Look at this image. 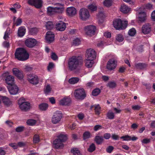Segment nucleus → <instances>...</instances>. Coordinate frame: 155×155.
Masks as SVG:
<instances>
[{
	"label": "nucleus",
	"mask_w": 155,
	"mask_h": 155,
	"mask_svg": "<svg viewBox=\"0 0 155 155\" xmlns=\"http://www.w3.org/2000/svg\"><path fill=\"white\" fill-rule=\"evenodd\" d=\"M15 56L18 60L24 61L28 58L29 55L25 49L22 48H19L16 49Z\"/></svg>",
	"instance_id": "obj_1"
},
{
	"label": "nucleus",
	"mask_w": 155,
	"mask_h": 155,
	"mask_svg": "<svg viewBox=\"0 0 155 155\" xmlns=\"http://www.w3.org/2000/svg\"><path fill=\"white\" fill-rule=\"evenodd\" d=\"M57 137L58 138L54 141V145L56 149L61 148L63 147L62 142L65 141L67 139V136L64 133H61Z\"/></svg>",
	"instance_id": "obj_2"
},
{
	"label": "nucleus",
	"mask_w": 155,
	"mask_h": 155,
	"mask_svg": "<svg viewBox=\"0 0 155 155\" xmlns=\"http://www.w3.org/2000/svg\"><path fill=\"white\" fill-rule=\"evenodd\" d=\"M68 64L69 68L71 71L78 69L80 67L79 60L75 56H73L69 59Z\"/></svg>",
	"instance_id": "obj_3"
},
{
	"label": "nucleus",
	"mask_w": 155,
	"mask_h": 155,
	"mask_svg": "<svg viewBox=\"0 0 155 155\" xmlns=\"http://www.w3.org/2000/svg\"><path fill=\"white\" fill-rule=\"evenodd\" d=\"M127 21H122L120 19H116L113 22L114 27L117 30L124 29L127 26Z\"/></svg>",
	"instance_id": "obj_4"
},
{
	"label": "nucleus",
	"mask_w": 155,
	"mask_h": 155,
	"mask_svg": "<svg viewBox=\"0 0 155 155\" xmlns=\"http://www.w3.org/2000/svg\"><path fill=\"white\" fill-rule=\"evenodd\" d=\"M18 104L20 108L23 111H26L31 107L30 103L25 101L23 98H21L18 100Z\"/></svg>",
	"instance_id": "obj_5"
},
{
	"label": "nucleus",
	"mask_w": 155,
	"mask_h": 155,
	"mask_svg": "<svg viewBox=\"0 0 155 155\" xmlns=\"http://www.w3.org/2000/svg\"><path fill=\"white\" fill-rule=\"evenodd\" d=\"M75 97L78 99H83L86 96L84 90L82 88H80L76 90L74 92Z\"/></svg>",
	"instance_id": "obj_6"
},
{
	"label": "nucleus",
	"mask_w": 155,
	"mask_h": 155,
	"mask_svg": "<svg viewBox=\"0 0 155 155\" xmlns=\"http://www.w3.org/2000/svg\"><path fill=\"white\" fill-rule=\"evenodd\" d=\"M96 28L95 26L93 25H89L86 26L84 29L86 35L89 36H91L95 34Z\"/></svg>",
	"instance_id": "obj_7"
},
{
	"label": "nucleus",
	"mask_w": 155,
	"mask_h": 155,
	"mask_svg": "<svg viewBox=\"0 0 155 155\" xmlns=\"http://www.w3.org/2000/svg\"><path fill=\"white\" fill-rule=\"evenodd\" d=\"M79 14L80 18L82 20H86L90 18L89 12L86 8H82L81 9Z\"/></svg>",
	"instance_id": "obj_8"
},
{
	"label": "nucleus",
	"mask_w": 155,
	"mask_h": 155,
	"mask_svg": "<svg viewBox=\"0 0 155 155\" xmlns=\"http://www.w3.org/2000/svg\"><path fill=\"white\" fill-rule=\"evenodd\" d=\"M62 115L60 111L55 112L52 118V122L54 124H57L59 122L62 117Z\"/></svg>",
	"instance_id": "obj_9"
},
{
	"label": "nucleus",
	"mask_w": 155,
	"mask_h": 155,
	"mask_svg": "<svg viewBox=\"0 0 155 155\" xmlns=\"http://www.w3.org/2000/svg\"><path fill=\"white\" fill-rule=\"evenodd\" d=\"M9 74L8 72H6L3 73L2 75L5 77V81L6 83L10 86L14 84V78L13 76L9 75Z\"/></svg>",
	"instance_id": "obj_10"
},
{
	"label": "nucleus",
	"mask_w": 155,
	"mask_h": 155,
	"mask_svg": "<svg viewBox=\"0 0 155 155\" xmlns=\"http://www.w3.org/2000/svg\"><path fill=\"white\" fill-rule=\"evenodd\" d=\"M7 88L10 94L11 95H16L18 92L19 88L14 84L8 86Z\"/></svg>",
	"instance_id": "obj_11"
},
{
	"label": "nucleus",
	"mask_w": 155,
	"mask_h": 155,
	"mask_svg": "<svg viewBox=\"0 0 155 155\" xmlns=\"http://www.w3.org/2000/svg\"><path fill=\"white\" fill-rule=\"evenodd\" d=\"M28 81L31 83L33 84H38L39 81V79L37 75L34 74H30L27 77Z\"/></svg>",
	"instance_id": "obj_12"
},
{
	"label": "nucleus",
	"mask_w": 155,
	"mask_h": 155,
	"mask_svg": "<svg viewBox=\"0 0 155 155\" xmlns=\"http://www.w3.org/2000/svg\"><path fill=\"white\" fill-rule=\"evenodd\" d=\"M86 58L88 59H94L96 57L95 51L93 49L89 48L86 51Z\"/></svg>",
	"instance_id": "obj_13"
},
{
	"label": "nucleus",
	"mask_w": 155,
	"mask_h": 155,
	"mask_svg": "<svg viewBox=\"0 0 155 155\" xmlns=\"http://www.w3.org/2000/svg\"><path fill=\"white\" fill-rule=\"evenodd\" d=\"M28 3L37 8H40L42 6V1L41 0H28Z\"/></svg>",
	"instance_id": "obj_14"
},
{
	"label": "nucleus",
	"mask_w": 155,
	"mask_h": 155,
	"mask_svg": "<svg viewBox=\"0 0 155 155\" xmlns=\"http://www.w3.org/2000/svg\"><path fill=\"white\" fill-rule=\"evenodd\" d=\"M117 61L114 59H111L108 61L107 68L109 70H111L115 68L117 66Z\"/></svg>",
	"instance_id": "obj_15"
},
{
	"label": "nucleus",
	"mask_w": 155,
	"mask_h": 155,
	"mask_svg": "<svg viewBox=\"0 0 155 155\" xmlns=\"http://www.w3.org/2000/svg\"><path fill=\"white\" fill-rule=\"evenodd\" d=\"M37 43L36 40L32 38H29L26 39L25 42V45L29 48H32Z\"/></svg>",
	"instance_id": "obj_16"
},
{
	"label": "nucleus",
	"mask_w": 155,
	"mask_h": 155,
	"mask_svg": "<svg viewBox=\"0 0 155 155\" xmlns=\"http://www.w3.org/2000/svg\"><path fill=\"white\" fill-rule=\"evenodd\" d=\"M55 7H54L57 14L62 13L64 11V8L63 4L56 3L54 4Z\"/></svg>",
	"instance_id": "obj_17"
},
{
	"label": "nucleus",
	"mask_w": 155,
	"mask_h": 155,
	"mask_svg": "<svg viewBox=\"0 0 155 155\" xmlns=\"http://www.w3.org/2000/svg\"><path fill=\"white\" fill-rule=\"evenodd\" d=\"M55 28L58 31H63L66 28V24L62 21H59L56 23Z\"/></svg>",
	"instance_id": "obj_18"
},
{
	"label": "nucleus",
	"mask_w": 155,
	"mask_h": 155,
	"mask_svg": "<svg viewBox=\"0 0 155 155\" xmlns=\"http://www.w3.org/2000/svg\"><path fill=\"white\" fill-rule=\"evenodd\" d=\"M76 9L73 7H69L66 9L67 15L69 16H74L76 14Z\"/></svg>",
	"instance_id": "obj_19"
},
{
	"label": "nucleus",
	"mask_w": 155,
	"mask_h": 155,
	"mask_svg": "<svg viewBox=\"0 0 155 155\" xmlns=\"http://www.w3.org/2000/svg\"><path fill=\"white\" fill-rule=\"evenodd\" d=\"M54 34L51 31H49L47 32L45 36V39L48 43H51L54 40Z\"/></svg>",
	"instance_id": "obj_20"
},
{
	"label": "nucleus",
	"mask_w": 155,
	"mask_h": 155,
	"mask_svg": "<svg viewBox=\"0 0 155 155\" xmlns=\"http://www.w3.org/2000/svg\"><path fill=\"white\" fill-rule=\"evenodd\" d=\"M106 15L103 11L99 12L97 15L98 22L99 24H101L104 21L106 17Z\"/></svg>",
	"instance_id": "obj_21"
},
{
	"label": "nucleus",
	"mask_w": 155,
	"mask_h": 155,
	"mask_svg": "<svg viewBox=\"0 0 155 155\" xmlns=\"http://www.w3.org/2000/svg\"><path fill=\"white\" fill-rule=\"evenodd\" d=\"M13 74L18 78L21 79L23 77L22 71L17 68H14L12 69Z\"/></svg>",
	"instance_id": "obj_22"
},
{
	"label": "nucleus",
	"mask_w": 155,
	"mask_h": 155,
	"mask_svg": "<svg viewBox=\"0 0 155 155\" xmlns=\"http://www.w3.org/2000/svg\"><path fill=\"white\" fill-rule=\"evenodd\" d=\"M151 27L149 24L143 25L142 28V32L145 34L149 33L151 31Z\"/></svg>",
	"instance_id": "obj_23"
},
{
	"label": "nucleus",
	"mask_w": 155,
	"mask_h": 155,
	"mask_svg": "<svg viewBox=\"0 0 155 155\" xmlns=\"http://www.w3.org/2000/svg\"><path fill=\"white\" fill-rule=\"evenodd\" d=\"M138 19L140 22H144L146 19V14L144 12H140L138 15Z\"/></svg>",
	"instance_id": "obj_24"
},
{
	"label": "nucleus",
	"mask_w": 155,
	"mask_h": 155,
	"mask_svg": "<svg viewBox=\"0 0 155 155\" xmlns=\"http://www.w3.org/2000/svg\"><path fill=\"white\" fill-rule=\"evenodd\" d=\"M71 102L70 99L68 97H65L60 100L59 103L61 105H68Z\"/></svg>",
	"instance_id": "obj_25"
},
{
	"label": "nucleus",
	"mask_w": 155,
	"mask_h": 155,
	"mask_svg": "<svg viewBox=\"0 0 155 155\" xmlns=\"http://www.w3.org/2000/svg\"><path fill=\"white\" fill-rule=\"evenodd\" d=\"M120 138L123 139V141H128L129 140L134 141L137 139V138L135 137H131L130 136L127 135L122 136L120 137Z\"/></svg>",
	"instance_id": "obj_26"
},
{
	"label": "nucleus",
	"mask_w": 155,
	"mask_h": 155,
	"mask_svg": "<svg viewBox=\"0 0 155 155\" xmlns=\"http://www.w3.org/2000/svg\"><path fill=\"white\" fill-rule=\"evenodd\" d=\"M47 13L50 16L57 14L54 7L49 6L47 8Z\"/></svg>",
	"instance_id": "obj_27"
},
{
	"label": "nucleus",
	"mask_w": 155,
	"mask_h": 155,
	"mask_svg": "<svg viewBox=\"0 0 155 155\" xmlns=\"http://www.w3.org/2000/svg\"><path fill=\"white\" fill-rule=\"evenodd\" d=\"M25 32L26 29L24 27H20L18 30V35L20 37H22L25 35Z\"/></svg>",
	"instance_id": "obj_28"
},
{
	"label": "nucleus",
	"mask_w": 155,
	"mask_h": 155,
	"mask_svg": "<svg viewBox=\"0 0 155 155\" xmlns=\"http://www.w3.org/2000/svg\"><path fill=\"white\" fill-rule=\"evenodd\" d=\"M120 10L123 13H127L130 10V8L125 5H123L121 6Z\"/></svg>",
	"instance_id": "obj_29"
},
{
	"label": "nucleus",
	"mask_w": 155,
	"mask_h": 155,
	"mask_svg": "<svg viewBox=\"0 0 155 155\" xmlns=\"http://www.w3.org/2000/svg\"><path fill=\"white\" fill-rule=\"evenodd\" d=\"M94 60L86 58L85 61L86 66L88 68L91 67L94 63Z\"/></svg>",
	"instance_id": "obj_30"
},
{
	"label": "nucleus",
	"mask_w": 155,
	"mask_h": 155,
	"mask_svg": "<svg viewBox=\"0 0 155 155\" xmlns=\"http://www.w3.org/2000/svg\"><path fill=\"white\" fill-rule=\"evenodd\" d=\"M2 100L3 103L5 105L8 106L11 104V101L8 98L6 97H2Z\"/></svg>",
	"instance_id": "obj_31"
},
{
	"label": "nucleus",
	"mask_w": 155,
	"mask_h": 155,
	"mask_svg": "<svg viewBox=\"0 0 155 155\" xmlns=\"http://www.w3.org/2000/svg\"><path fill=\"white\" fill-rule=\"evenodd\" d=\"M87 8L91 12L95 11L97 9V6L95 3L93 2L92 3L90 4L87 6Z\"/></svg>",
	"instance_id": "obj_32"
},
{
	"label": "nucleus",
	"mask_w": 155,
	"mask_h": 155,
	"mask_svg": "<svg viewBox=\"0 0 155 155\" xmlns=\"http://www.w3.org/2000/svg\"><path fill=\"white\" fill-rule=\"evenodd\" d=\"M79 80L80 79L78 77H73L70 78L68 81L70 84H74L77 83Z\"/></svg>",
	"instance_id": "obj_33"
},
{
	"label": "nucleus",
	"mask_w": 155,
	"mask_h": 155,
	"mask_svg": "<svg viewBox=\"0 0 155 155\" xmlns=\"http://www.w3.org/2000/svg\"><path fill=\"white\" fill-rule=\"evenodd\" d=\"M112 0H105L103 2V4L104 6L109 7L112 5Z\"/></svg>",
	"instance_id": "obj_34"
},
{
	"label": "nucleus",
	"mask_w": 155,
	"mask_h": 155,
	"mask_svg": "<svg viewBox=\"0 0 155 155\" xmlns=\"http://www.w3.org/2000/svg\"><path fill=\"white\" fill-rule=\"evenodd\" d=\"M147 65L144 64L139 63L135 65L136 68L137 69H142L147 67Z\"/></svg>",
	"instance_id": "obj_35"
},
{
	"label": "nucleus",
	"mask_w": 155,
	"mask_h": 155,
	"mask_svg": "<svg viewBox=\"0 0 155 155\" xmlns=\"http://www.w3.org/2000/svg\"><path fill=\"white\" fill-rule=\"evenodd\" d=\"M104 140V138L102 136H96L95 139V141L98 144H100Z\"/></svg>",
	"instance_id": "obj_36"
},
{
	"label": "nucleus",
	"mask_w": 155,
	"mask_h": 155,
	"mask_svg": "<svg viewBox=\"0 0 155 155\" xmlns=\"http://www.w3.org/2000/svg\"><path fill=\"white\" fill-rule=\"evenodd\" d=\"M45 25L48 30H51L54 27L53 23L50 21L47 22Z\"/></svg>",
	"instance_id": "obj_37"
},
{
	"label": "nucleus",
	"mask_w": 155,
	"mask_h": 155,
	"mask_svg": "<svg viewBox=\"0 0 155 155\" xmlns=\"http://www.w3.org/2000/svg\"><path fill=\"white\" fill-rule=\"evenodd\" d=\"M48 107V105L46 103H42L39 105V108L42 110H45Z\"/></svg>",
	"instance_id": "obj_38"
},
{
	"label": "nucleus",
	"mask_w": 155,
	"mask_h": 155,
	"mask_svg": "<svg viewBox=\"0 0 155 155\" xmlns=\"http://www.w3.org/2000/svg\"><path fill=\"white\" fill-rule=\"evenodd\" d=\"M94 110L96 114L98 115L100 114L101 107L99 104L94 105Z\"/></svg>",
	"instance_id": "obj_39"
},
{
	"label": "nucleus",
	"mask_w": 155,
	"mask_h": 155,
	"mask_svg": "<svg viewBox=\"0 0 155 155\" xmlns=\"http://www.w3.org/2000/svg\"><path fill=\"white\" fill-rule=\"evenodd\" d=\"M114 113L111 111H109L107 114V117L110 119H114Z\"/></svg>",
	"instance_id": "obj_40"
},
{
	"label": "nucleus",
	"mask_w": 155,
	"mask_h": 155,
	"mask_svg": "<svg viewBox=\"0 0 155 155\" xmlns=\"http://www.w3.org/2000/svg\"><path fill=\"white\" fill-rule=\"evenodd\" d=\"M116 39L117 41L120 42H122L123 41L124 38L121 34H118L116 36Z\"/></svg>",
	"instance_id": "obj_41"
},
{
	"label": "nucleus",
	"mask_w": 155,
	"mask_h": 155,
	"mask_svg": "<svg viewBox=\"0 0 155 155\" xmlns=\"http://www.w3.org/2000/svg\"><path fill=\"white\" fill-rule=\"evenodd\" d=\"M36 123V121L34 119H29L27 121V124L30 126H33L35 125Z\"/></svg>",
	"instance_id": "obj_42"
},
{
	"label": "nucleus",
	"mask_w": 155,
	"mask_h": 155,
	"mask_svg": "<svg viewBox=\"0 0 155 155\" xmlns=\"http://www.w3.org/2000/svg\"><path fill=\"white\" fill-rule=\"evenodd\" d=\"M38 30L37 28H32L30 29L29 31L30 34L33 35L36 34L38 31Z\"/></svg>",
	"instance_id": "obj_43"
},
{
	"label": "nucleus",
	"mask_w": 155,
	"mask_h": 155,
	"mask_svg": "<svg viewBox=\"0 0 155 155\" xmlns=\"http://www.w3.org/2000/svg\"><path fill=\"white\" fill-rule=\"evenodd\" d=\"M110 44V43H107L105 41H101L98 43L97 46L100 47H103L104 46Z\"/></svg>",
	"instance_id": "obj_44"
},
{
	"label": "nucleus",
	"mask_w": 155,
	"mask_h": 155,
	"mask_svg": "<svg viewBox=\"0 0 155 155\" xmlns=\"http://www.w3.org/2000/svg\"><path fill=\"white\" fill-rule=\"evenodd\" d=\"M107 86L110 88H113L116 86V84L114 81H110L108 83Z\"/></svg>",
	"instance_id": "obj_45"
},
{
	"label": "nucleus",
	"mask_w": 155,
	"mask_h": 155,
	"mask_svg": "<svg viewBox=\"0 0 155 155\" xmlns=\"http://www.w3.org/2000/svg\"><path fill=\"white\" fill-rule=\"evenodd\" d=\"M51 88L49 85H48L45 87V88L44 90L45 94L47 95L50 93Z\"/></svg>",
	"instance_id": "obj_46"
},
{
	"label": "nucleus",
	"mask_w": 155,
	"mask_h": 155,
	"mask_svg": "<svg viewBox=\"0 0 155 155\" xmlns=\"http://www.w3.org/2000/svg\"><path fill=\"white\" fill-rule=\"evenodd\" d=\"M71 151L74 155H81L79 150L77 149L73 148L71 150Z\"/></svg>",
	"instance_id": "obj_47"
},
{
	"label": "nucleus",
	"mask_w": 155,
	"mask_h": 155,
	"mask_svg": "<svg viewBox=\"0 0 155 155\" xmlns=\"http://www.w3.org/2000/svg\"><path fill=\"white\" fill-rule=\"evenodd\" d=\"M39 141L40 138L39 135L37 134L35 135L33 137V143H36L39 142Z\"/></svg>",
	"instance_id": "obj_48"
},
{
	"label": "nucleus",
	"mask_w": 155,
	"mask_h": 155,
	"mask_svg": "<svg viewBox=\"0 0 155 155\" xmlns=\"http://www.w3.org/2000/svg\"><path fill=\"white\" fill-rule=\"evenodd\" d=\"M22 23V20L20 18H18L15 21H14V25L18 26L20 25Z\"/></svg>",
	"instance_id": "obj_49"
},
{
	"label": "nucleus",
	"mask_w": 155,
	"mask_h": 155,
	"mask_svg": "<svg viewBox=\"0 0 155 155\" xmlns=\"http://www.w3.org/2000/svg\"><path fill=\"white\" fill-rule=\"evenodd\" d=\"M136 33V30L134 28H133L130 29L128 32L129 35L131 36H134Z\"/></svg>",
	"instance_id": "obj_50"
},
{
	"label": "nucleus",
	"mask_w": 155,
	"mask_h": 155,
	"mask_svg": "<svg viewBox=\"0 0 155 155\" xmlns=\"http://www.w3.org/2000/svg\"><path fill=\"white\" fill-rule=\"evenodd\" d=\"M91 134L88 131L85 132L83 135V137L84 140L90 138L91 137Z\"/></svg>",
	"instance_id": "obj_51"
},
{
	"label": "nucleus",
	"mask_w": 155,
	"mask_h": 155,
	"mask_svg": "<svg viewBox=\"0 0 155 155\" xmlns=\"http://www.w3.org/2000/svg\"><path fill=\"white\" fill-rule=\"evenodd\" d=\"M81 41L79 38H76L74 39L73 42V45L76 46L80 44Z\"/></svg>",
	"instance_id": "obj_52"
},
{
	"label": "nucleus",
	"mask_w": 155,
	"mask_h": 155,
	"mask_svg": "<svg viewBox=\"0 0 155 155\" xmlns=\"http://www.w3.org/2000/svg\"><path fill=\"white\" fill-rule=\"evenodd\" d=\"M100 92V91L99 89H96L92 91V94L94 96H97Z\"/></svg>",
	"instance_id": "obj_53"
},
{
	"label": "nucleus",
	"mask_w": 155,
	"mask_h": 155,
	"mask_svg": "<svg viewBox=\"0 0 155 155\" xmlns=\"http://www.w3.org/2000/svg\"><path fill=\"white\" fill-rule=\"evenodd\" d=\"M95 149V145L92 143L90 145L89 148L88 149V151L91 152L93 151Z\"/></svg>",
	"instance_id": "obj_54"
},
{
	"label": "nucleus",
	"mask_w": 155,
	"mask_h": 155,
	"mask_svg": "<svg viewBox=\"0 0 155 155\" xmlns=\"http://www.w3.org/2000/svg\"><path fill=\"white\" fill-rule=\"evenodd\" d=\"M117 105H118V108H117L116 107H114V110L116 113L119 114L121 112V110L120 109V106L118 103H117Z\"/></svg>",
	"instance_id": "obj_55"
},
{
	"label": "nucleus",
	"mask_w": 155,
	"mask_h": 155,
	"mask_svg": "<svg viewBox=\"0 0 155 155\" xmlns=\"http://www.w3.org/2000/svg\"><path fill=\"white\" fill-rule=\"evenodd\" d=\"M54 64L52 63H50L48 67V70L50 71L54 68Z\"/></svg>",
	"instance_id": "obj_56"
},
{
	"label": "nucleus",
	"mask_w": 155,
	"mask_h": 155,
	"mask_svg": "<svg viewBox=\"0 0 155 155\" xmlns=\"http://www.w3.org/2000/svg\"><path fill=\"white\" fill-rule=\"evenodd\" d=\"M153 8V5L150 3H148L145 6L144 9H151Z\"/></svg>",
	"instance_id": "obj_57"
},
{
	"label": "nucleus",
	"mask_w": 155,
	"mask_h": 155,
	"mask_svg": "<svg viewBox=\"0 0 155 155\" xmlns=\"http://www.w3.org/2000/svg\"><path fill=\"white\" fill-rule=\"evenodd\" d=\"M104 35L105 37L110 38L111 36V34L110 32L107 31L104 33Z\"/></svg>",
	"instance_id": "obj_58"
},
{
	"label": "nucleus",
	"mask_w": 155,
	"mask_h": 155,
	"mask_svg": "<svg viewBox=\"0 0 155 155\" xmlns=\"http://www.w3.org/2000/svg\"><path fill=\"white\" fill-rule=\"evenodd\" d=\"M102 128V127L101 125H95L94 127V130L97 131V130L101 129Z\"/></svg>",
	"instance_id": "obj_59"
},
{
	"label": "nucleus",
	"mask_w": 155,
	"mask_h": 155,
	"mask_svg": "<svg viewBox=\"0 0 155 155\" xmlns=\"http://www.w3.org/2000/svg\"><path fill=\"white\" fill-rule=\"evenodd\" d=\"M24 127H19L16 128V131L18 132H20L22 131L23 130Z\"/></svg>",
	"instance_id": "obj_60"
},
{
	"label": "nucleus",
	"mask_w": 155,
	"mask_h": 155,
	"mask_svg": "<svg viewBox=\"0 0 155 155\" xmlns=\"http://www.w3.org/2000/svg\"><path fill=\"white\" fill-rule=\"evenodd\" d=\"M114 149V147L112 146H109L106 149L107 152L109 153L111 152Z\"/></svg>",
	"instance_id": "obj_61"
},
{
	"label": "nucleus",
	"mask_w": 155,
	"mask_h": 155,
	"mask_svg": "<svg viewBox=\"0 0 155 155\" xmlns=\"http://www.w3.org/2000/svg\"><path fill=\"white\" fill-rule=\"evenodd\" d=\"M9 145L14 149H17L18 147V145L15 143H11Z\"/></svg>",
	"instance_id": "obj_62"
},
{
	"label": "nucleus",
	"mask_w": 155,
	"mask_h": 155,
	"mask_svg": "<svg viewBox=\"0 0 155 155\" xmlns=\"http://www.w3.org/2000/svg\"><path fill=\"white\" fill-rule=\"evenodd\" d=\"M111 136L110 134V133H107L105 134L104 135V138L106 139H108Z\"/></svg>",
	"instance_id": "obj_63"
},
{
	"label": "nucleus",
	"mask_w": 155,
	"mask_h": 155,
	"mask_svg": "<svg viewBox=\"0 0 155 155\" xmlns=\"http://www.w3.org/2000/svg\"><path fill=\"white\" fill-rule=\"evenodd\" d=\"M151 18L153 21H155V10L152 12L151 14Z\"/></svg>",
	"instance_id": "obj_64"
}]
</instances>
